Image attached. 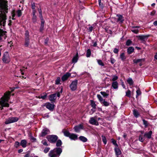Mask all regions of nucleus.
<instances>
[{"label": "nucleus", "mask_w": 157, "mask_h": 157, "mask_svg": "<svg viewBox=\"0 0 157 157\" xmlns=\"http://www.w3.org/2000/svg\"><path fill=\"white\" fill-rule=\"evenodd\" d=\"M7 2L0 1V25L5 24L6 19V14L8 12Z\"/></svg>", "instance_id": "nucleus-1"}, {"label": "nucleus", "mask_w": 157, "mask_h": 157, "mask_svg": "<svg viewBox=\"0 0 157 157\" xmlns=\"http://www.w3.org/2000/svg\"><path fill=\"white\" fill-rule=\"evenodd\" d=\"M11 92L8 91L6 92L4 96L0 99V109L2 110L4 107H8L9 106V104L8 103L9 100L10 99Z\"/></svg>", "instance_id": "nucleus-2"}, {"label": "nucleus", "mask_w": 157, "mask_h": 157, "mask_svg": "<svg viewBox=\"0 0 157 157\" xmlns=\"http://www.w3.org/2000/svg\"><path fill=\"white\" fill-rule=\"evenodd\" d=\"M62 151V149L60 147H56L51 150L48 153L50 157H59Z\"/></svg>", "instance_id": "nucleus-3"}, {"label": "nucleus", "mask_w": 157, "mask_h": 157, "mask_svg": "<svg viewBox=\"0 0 157 157\" xmlns=\"http://www.w3.org/2000/svg\"><path fill=\"white\" fill-rule=\"evenodd\" d=\"M46 138L48 141L52 144H55L58 139V136L56 135H51L47 136Z\"/></svg>", "instance_id": "nucleus-4"}, {"label": "nucleus", "mask_w": 157, "mask_h": 157, "mask_svg": "<svg viewBox=\"0 0 157 157\" xmlns=\"http://www.w3.org/2000/svg\"><path fill=\"white\" fill-rule=\"evenodd\" d=\"M62 91L63 88H62L60 92L50 95L49 97L50 101L52 102H55L56 99V96L58 97H59L60 96V93H62Z\"/></svg>", "instance_id": "nucleus-5"}, {"label": "nucleus", "mask_w": 157, "mask_h": 157, "mask_svg": "<svg viewBox=\"0 0 157 157\" xmlns=\"http://www.w3.org/2000/svg\"><path fill=\"white\" fill-rule=\"evenodd\" d=\"M29 33L28 30L25 31V41L24 45L26 47H28L29 44Z\"/></svg>", "instance_id": "nucleus-6"}, {"label": "nucleus", "mask_w": 157, "mask_h": 157, "mask_svg": "<svg viewBox=\"0 0 157 157\" xmlns=\"http://www.w3.org/2000/svg\"><path fill=\"white\" fill-rule=\"evenodd\" d=\"M78 81L77 79H75L72 82L70 85V87L71 90L72 91L76 90L77 88Z\"/></svg>", "instance_id": "nucleus-7"}, {"label": "nucleus", "mask_w": 157, "mask_h": 157, "mask_svg": "<svg viewBox=\"0 0 157 157\" xmlns=\"http://www.w3.org/2000/svg\"><path fill=\"white\" fill-rule=\"evenodd\" d=\"M18 120V118L17 117H10L6 119L5 122L6 124L15 122Z\"/></svg>", "instance_id": "nucleus-8"}, {"label": "nucleus", "mask_w": 157, "mask_h": 157, "mask_svg": "<svg viewBox=\"0 0 157 157\" xmlns=\"http://www.w3.org/2000/svg\"><path fill=\"white\" fill-rule=\"evenodd\" d=\"M2 60L5 63H8L10 62V60L8 52H6L4 53L2 56Z\"/></svg>", "instance_id": "nucleus-9"}, {"label": "nucleus", "mask_w": 157, "mask_h": 157, "mask_svg": "<svg viewBox=\"0 0 157 157\" xmlns=\"http://www.w3.org/2000/svg\"><path fill=\"white\" fill-rule=\"evenodd\" d=\"M46 106V108L51 111L53 110L55 105L53 104L50 103V102H47L44 105Z\"/></svg>", "instance_id": "nucleus-10"}, {"label": "nucleus", "mask_w": 157, "mask_h": 157, "mask_svg": "<svg viewBox=\"0 0 157 157\" xmlns=\"http://www.w3.org/2000/svg\"><path fill=\"white\" fill-rule=\"evenodd\" d=\"M89 122L90 124L93 125H94L97 126L99 125V123L98 121L95 120V119L93 117L90 118Z\"/></svg>", "instance_id": "nucleus-11"}, {"label": "nucleus", "mask_w": 157, "mask_h": 157, "mask_svg": "<svg viewBox=\"0 0 157 157\" xmlns=\"http://www.w3.org/2000/svg\"><path fill=\"white\" fill-rule=\"evenodd\" d=\"M83 125L82 124H79L74 127L75 131L76 132H79L81 129H83Z\"/></svg>", "instance_id": "nucleus-12"}, {"label": "nucleus", "mask_w": 157, "mask_h": 157, "mask_svg": "<svg viewBox=\"0 0 157 157\" xmlns=\"http://www.w3.org/2000/svg\"><path fill=\"white\" fill-rule=\"evenodd\" d=\"M49 130L47 128L43 129L41 133V136H44L49 133Z\"/></svg>", "instance_id": "nucleus-13"}, {"label": "nucleus", "mask_w": 157, "mask_h": 157, "mask_svg": "<svg viewBox=\"0 0 157 157\" xmlns=\"http://www.w3.org/2000/svg\"><path fill=\"white\" fill-rule=\"evenodd\" d=\"M117 16L118 17L117 22H119L120 23H122L124 21V19L122 16L121 15L117 14Z\"/></svg>", "instance_id": "nucleus-14"}, {"label": "nucleus", "mask_w": 157, "mask_h": 157, "mask_svg": "<svg viewBox=\"0 0 157 157\" xmlns=\"http://www.w3.org/2000/svg\"><path fill=\"white\" fill-rule=\"evenodd\" d=\"M71 74L69 73H67L64 75L62 77V80L63 81L66 80L70 76Z\"/></svg>", "instance_id": "nucleus-15"}, {"label": "nucleus", "mask_w": 157, "mask_h": 157, "mask_svg": "<svg viewBox=\"0 0 157 157\" xmlns=\"http://www.w3.org/2000/svg\"><path fill=\"white\" fill-rule=\"evenodd\" d=\"M69 138L71 140H75L78 139V136L76 134L71 133Z\"/></svg>", "instance_id": "nucleus-16"}, {"label": "nucleus", "mask_w": 157, "mask_h": 157, "mask_svg": "<svg viewBox=\"0 0 157 157\" xmlns=\"http://www.w3.org/2000/svg\"><path fill=\"white\" fill-rule=\"evenodd\" d=\"M152 132L151 131L148 132H146L144 134V136L147 139H150L151 138Z\"/></svg>", "instance_id": "nucleus-17"}, {"label": "nucleus", "mask_w": 157, "mask_h": 157, "mask_svg": "<svg viewBox=\"0 0 157 157\" xmlns=\"http://www.w3.org/2000/svg\"><path fill=\"white\" fill-rule=\"evenodd\" d=\"M27 141L25 140H21L20 142V145L23 148H25L27 146Z\"/></svg>", "instance_id": "nucleus-18"}, {"label": "nucleus", "mask_w": 157, "mask_h": 157, "mask_svg": "<svg viewBox=\"0 0 157 157\" xmlns=\"http://www.w3.org/2000/svg\"><path fill=\"white\" fill-rule=\"evenodd\" d=\"M114 151L116 155L117 156H119L121 154V152L120 149L117 147H115L114 148Z\"/></svg>", "instance_id": "nucleus-19"}, {"label": "nucleus", "mask_w": 157, "mask_h": 157, "mask_svg": "<svg viewBox=\"0 0 157 157\" xmlns=\"http://www.w3.org/2000/svg\"><path fill=\"white\" fill-rule=\"evenodd\" d=\"M144 59H134L133 60V61L134 63H142L144 61Z\"/></svg>", "instance_id": "nucleus-20"}, {"label": "nucleus", "mask_w": 157, "mask_h": 157, "mask_svg": "<svg viewBox=\"0 0 157 157\" xmlns=\"http://www.w3.org/2000/svg\"><path fill=\"white\" fill-rule=\"evenodd\" d=\"M134 49L133 47H129L127 49V52L129 54H131L134 52Z\"/></svg>", "instance_id": "nucleus-21"}, {"label": "nucleus", "mask_w": 157, "mask_h": 157, "mask_svg": "<svg viewBox=\"0 0 157 157\" xmlns=\"http://www.w3.org/2000/svg\"><path fill=\"white\" fill-rule=\"evenodd\" d=\"M78 59V53H77L76 55L74 56L72 59V62L73 63H76L77 62Z\"/></svg>", "instance_id": "nucleus-22"}, {"label": "nucleus", "mask_w": 157, "mask_h": 157, "mask_svg": "<svg viewBox=\"0 0 157 157\" xmlns=\"http://www.w3.org/2000/svg\"><path fill=\"white\" fill-rule=\"evenodd\" d=\"M118 82L115 81L112 82V86L114 89H117L118 87Z\"/></svg>", "instance_id": "nucleus-23"}, {"label": "nucleus", "mask_w": 157, "mask_h": 157, "mask_svg": "<svg viewBox=\"0 0 157 157\" xmlns=\"http://www.w3.org/2000/svg\"><path fill=\"white\" fill-rule=\"evenodd\" d=\"M79 139L80 140L84 142H86L87 140V139L84 136H80L79 137Z\"/></svg>", "instance_id": "nucleus-24"}, {"label": "nucleus", "mask_w": 157, "mask_h": 157, "mask_svg": "<svg viewBox=\"0 0 157 157\" xmlns=\"http://www.w3.org/2000/svg\"><path fill=\"white\" fill-rule=\"evenodd\" d=\"M63 132L65 136L69 137L70 135L71 134L69 132V131L67 130L63 131Z\"/></svg>", "instance_id": "nucleus-25"}, {"label": "nucleus", "mask_w": 157, "mask_h": 157, "mask_svg": "<svg viewBox=\"0 0 157 157\" xmlns=\"http://www.w3.org/2000/svg\"><path fill=\"white\" fill-rule=\"evenodd\" d=\"M133 113L134 116L136 117H138L140 116V114L139 112L136 109H134L133 110Z\"/></svg>", "instance_id": "nucleus-26"}, {"label": "nucleus", "mask_w": 157, "mask_h": 157, "mask_svg": "<svg viewBox=\"0 0 157 157\" xmlns=\"http://www.w3.org/2000/svg\"><path fill=\"white\" fill-rule=\"evenodd\" d=\"M56 143V146L57 147H60L62 144V142L60 140H57Z\"/></svg>", "instance_id": "nucleus-27"}, {"label": "nucleus", "mask_w": 157, "mask_h": 157, "mask_svg": "<svg viewBox=\"0 0 157 157\" xmlns=\"http://www.w3.org/2000/svg\"><path fill=\"white\" fill-rule=\"evenodd\" d=\"M127 82L130 85H132L133 84V81L131 78H129L127 80Z\"/></svg>", "instance_id": "nucleus-28"}, {"label": "nucleus", "mask_w": 157, "mask_h": 157, "mask_svg": "<svg viewBox=\"0 0 157 157\" xmlns=\"http://www.w3.org/2000/svg\"><path fill=\"white\" fill-rule=\"evenodd\" d=\"M44 20H42L41 21V23L40 26V31H42L44 27Z\"/></svg>", "instance_id": "nucleus-29"}, {"label": "nucleus", "mask_w": 157, "mask_h": 157, "mask_svg": "<svg viewBox=\"0 0 157 157\" xmlns=\"http://www.w3.org/2000/svg\"><path fill=\"white\" fill-rule=\"evenodd\" d=\"M120 57L121 60L123 61H124L126 58L124 53H122L120 54Z\"/></svg>", "instance_id": "nucleus-30"}, {"label": "nucleus", "mask_w": 157, "mask_h": 157, "mask_svg": "<svg viewBox=\"0 0 157 157\" xmlns=\"http://www.w3.org/2000/svg\"><path fill=\"white\" fill-rule=\"evenodd\" d=\"M90 105L94 109H96V104L94 101L93 100H91Z\"/></svg>", "instance_id": "nucleus-31"}, {"label": "nucleus", "mask_w": 157, "mask_h": 157, "mask_svg": "<svg viewBox=\"0 0 157 157\" xmlns=\"http://www.w3.org/2000/svg\"><path fill=\"white\" fill-rule=\"evenodd\" d=\"M91 54V51L90 49H88L86 54V56L87 57H89L90 56Z\"/></svg>", "instance_id": "nucleus-32"}, {"label": "nucleus", "mask_w": 157, "mask_h": 157, "mask_svg": "<svg viewBox=\"0 0 157 157\" xmlns=\"http://www.w3.org/2000/svg\"><path fill=\"white\" fill-rule=\"evenodd\" d=\"M143 124L144 125L145 127H147L148 125V123L147 121H146L144 119L142 120Z\"/></svg>", "instance_id": "nucleus-33"}, {"label": "nucleus", "mask_w": 157, "mask_h": 157, "mask_svg": "<svg viewBox=\"0 0 157 157\" xmlns=\"http://www.w3.org/2000/svg\"><path fill=\"white\" fill-rule=\"evenodd\" d=\"M100 93L104 97H107L109 95V94H107L104 91H101Z\"/></svg>", "instance_id": "nucleus-34"}, {"label": "nucleus", "mask_w": 157, "mask_h": 157, "mask_svg": "<svg viewBox=\"0 0 157 157\" xmlns=\"http://www.w3.org/2000/svg\"><path fill=\"white\" fill-rule=\"evenodd\" d=\"M144 137V136H143L141 135H140L139 138V140L141 142H144L145 140Z\"/></svg>", "instance_id": "nucleus-35"}, {"label": "nucleus", "mask_w": 157, "mask_h": 157, "mask_svg": "<svg viewBox=\"0 0 157 157\" xmlns=\"http://www.w3.org/2000/svg\"><path fill=\"white\" fill-rule=\"evenodd\" d=\"M147 36H145L142 35L139 36V39L145 41V40Z\"/></svg>", "instance_id": "nucleus-36"}, {"label": "nucleus", "mask_w": 157, "mask_h": 157, "mask_svg": "<svg viewBox=\"0 0 157 157\" xmlns=\"http://www.w3.org/2000/svg\"><path fill=\"white\" fill-rule=\"evenodd\" d=\"M101 137H102V141H103V143H104V144H106V143H107V140H106V137H105V136H101Z\"/></svg>", "instance_id": "nucleus-37"}, {"label": "nucleus", "mask_w": 157, "mask_h": 157, "mask_svg": "<svg viewBox=\"0 0 157 157\" xmlns=\"http://www.w3.org/2000/svg\"><path fill=\"white\" fill-rule=\"evenodd\" d=\"M97 97L100 102L101 103L104 101L103 98L100 94H98Z\"/></svg>", "instance_id": "nucleus-38"}, {"label": "nucleus", "mask_w": 157, "mask_h": 157, "mask_svg": "<svg viewBox=\"0 0 157 157\" xmlns=\"http://www.w3.org/2000/svg\"><path fill=\"white\" fill-rule=\"evenodd\" d=\"M136 97H137L139 96L141 94V92L139 88H138V89L136 91Z\"/></svg>", "instance_id": "nucleus-39"}, {"label": "nucleus", "mask_w": 157, "mask_h": 157, "mask_svg": "<svg viewBox=\"0 0 157 157\" xmlns=\"http://www.w3.org/2000/svg\"><path fill=\"white\" fill-rule=\"evenodd\" d=\"M111 140L112 141V143L113 144H114L115 146L118 147V145L116 141L113 139H111Z\"/></svg>", "instance_id": "nucleus-40"}, {"label": "nucleus", "mask_w": 157, "mask_h": 157, "mask_svg": "<svg viewBox=\"0 0 157 157\" xmlns=\"http://www.w3.org/2000/svg\"><path fill=\"white\" fill-rule=\"evenodd\" d=\"M41 143L44 146H47L48 144H47V142L46 141V140H44L41 141Z\"/></svg>", "instance_id": "nucleus-41"}, {"label": "nucleus", "mask_w": 157, "mask_h": 157, "mask_svg": "<svg viewBox=\"0 0 157 157\" xmlns=\"http://www.w3.org/2000/svg\"><path fill=\"white\" fill-rule=\"evenodd\" d=\"M32 21L33 23H35L36 21V15H33L32 18Z\"/></svg>", "instance_id": "nucleus-42"}, {"label": "nucleus", "mask_w": 157, "mask_h": 157, "mask_svg": "<svg viewBox=\"0 0 157 157\" xmlns=\"http://www.w3.org/2000/svg\"><path fill=\"white\" fill-rule=\"evenodd\" d=\"M98 63L99 65L102 66H104V63L102 62V61L101 60H97Z\"/></svg>", "instance_id": "nucleus-43"}, {"label": "nucleus", "mask_w": 157, "mask_h": 157, "mask_svg": "<svg viewBox=\"0 0 157 157\" xmlns=\"http://www.w3.org/2000/svg\"><path fill=\"white\" fill-rule=\"evenodd\" d=\"M101 103L104 106H107L109 105V103L107 101H105V100H104Z\"/></svg>", "instance_id": "nucleus-44"}, {"label": "nucleus", "mask_w": 157, "mask_h": 157, "mask_svg": "<svg viewBox=\"0 0 157 157\" xmlns=\"http://www.w3.org/2000/svg\"><path fill=\"white\" fill-rule=\"evenodd\" d=\"M132 43V42L130 40H128L126 42V45L127 46H129L131 45Z\"/></svg>", "instance_id": "nucleus-45"}, {"label": "nucleus", "mask_w": 157, "mask_h": 157, "mask_svg": "<svg viewBox=\"0 0 157 157\" xmlns=\"http://www.w3.org/2000/svg\"><path fill=\"white\" fill-rule=\"evenodd\" d=\"M131 96V91L129 90H128L126 92V96L130 97Z\"/></svg>", "instance_id": "nucleus-46"}, {"label": "nucleus", "mask_w": 157, "mask_h": 157, "mask_svg": "<svg viewBox=\"0 0 157 157\" xmlns=\"http://www.w3.org/2000/svg\"><path fill=\"white\" fill-rule=\"evenodd\" d=\"M17 16L18 17H20L22 15V13L21 10H18L17 11Z\"/></svg>", "instance_id": "nucleus-47"}, {"label": "nucleus", "mask_w": 157, "mask_h": 157, "mask_svg": "<svg viewBox=\"0 0 157 157\" xmlns=\"http://www.w3.org/2000/svg\"><path fill=\"white\" fill-rule=\"evenodd\" d=\"M60 78L58 77L57 78L56 80V84L58 85L60 83Z\"/></svg>", "instance_id": "nucleus-48"}, {"label": "nucleus", "mask_w": 157, "mask_h": 157, "mask_svg": "<svg viewBox=\"0 0 157 157\" xmlns=\"http://www.w3.org/2000/svg\"><path fill=\"white\" fill-rule=\"evenodd\" d=\"M95 109H94L93 108L91 109L90 110V111L89 112V114L90 115L92 114L94 112H95L96 111Z\"/></svg>", "instance_id": "nucleus-49"}, {"label": "nucleus", "mask_w": 157, "mask_h": 157, "mask_svg": "<svg viewBox=\"0 0 157 157\" xmlns=\"http://www.w3.org/2000/svg\"><path fill=\"white\" fill-rule=\"evenodd\" d=\"M94 29V27L93 26H90L89 27V29H88V32L89 33H91Z\"/></svg>", "instance_id": "nucleus-50"}, {"label": "nucleus", "mask_w": 157, "mask_h": 157, "mask_svg": "<svg viewBox=\"0 0 157 157\" xmlns=\"http://www.w3.org/2000/svg\"><path fill=\"white\" fill-rule=\"evenodd\" d=\"M50 149V148L49 147H46L44 150V152L46 153H47Z\"/></svg>", "instance_id": "nucleus-51"}, {"label": "nucleus", "mask_w": 157, "mask_h": 157, "mask_svg": "<svg viewBox=\"0 0 157 157\" xmlns=\"http://www.w3.org/2000/svg\"><path fill=\"white\" fill-rule=\"evenodd\" d=\"M20 145V143L16 141L15 142L14 146L16 148H17Z\"/></svg>", "instance_id": "nucleus-52"}, {"label": "nucleus", "mask_w": 157, "mask_h": 157, "mask_svg": "<svg viewBox=\"0 0 157 157\" xmlns=\"http://www.w3.org/2000/svg\"><path fill=\"white\" fill-rule=\"evenodd\" d=\"M118 79V77L116 75H114L112 79V81H114Z\"/></svg>", "instance_id": "nucleus-53"}, {"label": "nucleus", "mask_w": 157, "mask_h": 157, "mask_svg": "<svg viewBox=\"0 0 157 157\" xmlns=\"http://www.w3.org/2000/svg\"><path fill=\"white\" fill-rule=\"evenodd\" d=\"M101 0H98L99 5L100 7L103 8V7L102 4L101 2Z\"/></svg>", "instance_id": "nucleus-54"}, {"label": "nucleus", "mask_w": 157, "mask_h": 157, "mask_svg": "<svg viewBox=\"0 0 157 157\" xmlns=\"http://www.w3.org/2000/svg\"><path fill=\"white\" fill-rule=\"evenodd\" d=\"M46 97H47V94H46V93H45V94H44V95H43V96L41 95L40 98H41L42 99H45Z\"/></svg>", "instance_id": "nucleus-55"}, {"label": "nucleus", "mask_w": 157, "mask_h": 157, "mask_svg": "<svg viewBox=\"0 0 157 157\" xmlns=\"http://www.w3.org/2000/svg\"><path fill=\"white\" fill-rule=\"evenodd\" d=\"M31 8L33 10L35 9V5L34 3H33L31 4Z\"/></svg>", "instance_id": "nucleus-56"}, {"label": "nucleus", "mask_w": 157, "mask_h": 157, "mask_svg": "<svg viewBox=\"0 0 157 157\" xmlns=\"http://www.w3.org/2000/svg\"><path fill=\"white\" fill-rule=\"evenodd\" d=\"M118 52H119L118 49L117 48H114V50H113V52L117 54L118 53Z\"/></svg>", "instance_id": "nucleus-57"}, {"label": "nucleus", "mask_w": 157, "mask_h": 157, "mask_svg": "<svg viewBox=\"0 0 157 157\" xmlns=\"http://www.w3.org/2000/svg\"><path fill=\"white\" fill-rule=\"evenodd\" d=\"M132 31L134 33L137 34L139 32L138 29H132Z\"/></svg>", "instance_id": "nucleus-58"}, {"label": "nucleus", "mask_w": 157, "mask_h": 157, "mask_svg": "<svg viewBox=\"0 0 157 157\" xmlns=\"http://www.w3.org/2000/svg\"><path fill=\"white\" fill-rule=\"evenodd\" d=\"M115 62V59L113 58H111L110 62L112 64H113Z\"/></svg>", "instance_id": "nucleus-59"}, {"label": "nucleus", "mask_w": 157, "mask_h": 157, "mask_svg": "<svg viewBox=\"0 0 157 157\" xmlns=\"http://www.w3.org/2000/svg\"><path fill=\"white\" fill-rule=\"evenodd\" d=\"M30 153H27L25 155H24V157H29L30 156Z\"/></svg>", "instance_id": "nucleus-60"}, {"label": "nucleus", "mask_w": 157, "mask_h": 157, "mask_svg": "<svg viewBox=\"0 0 157 157\" xmlns=\"http://www.w3.org/2000/svg\"><path fill=\"white\" fill-rule=\"evenodd\" d=\"M121 85H122V86L124 88L126 89L125 86L124 85V83L123 82H122L121 83Z\"/></svg>", "instance_id": "nucleus-61"}, {"label": "nucleus", "mask_w": 157, "mask_h": 157, "mask_svg": "<svg viewBox=\"0 0 157 157\" xmlns=\"http://www.w3.org/2000/svg\"><path fill=\"white\" fill-rule=\"evenodd\" d=\"M93 46L94 47L97 46V43L96 42H93Z\"/></svg>", "instance_id": "nucleus-62"}, {"label": "nucleus", "mask_w": 157, "mask_h": 157, "mask_svg": "<svg viewBox=\"0 0 157 157\" xmlns=\"http://www.w3.org/2000/svg\"><path fill=\"white\" fill-rule=\"evenodd\" d=\"M48 40L47 38L45 40L44 43L45 44H48Z\"/></svg>", "instance_id": "nucleus-63"}, {"label": "nucleus", "mask_w": 157, "mask_h": 157, "mask_svg": "<svg viewBox=\"0 0 157 157\" xmlns=\"http://www.w3.org/2000/svg\"><path fill=\"white\" fill-rule=\"evenodd\" d=\"M153 24L155 26H157V21H155L153 23Z\"/></svg>", "instance_id": "nucleus-64"}]
</instances>
